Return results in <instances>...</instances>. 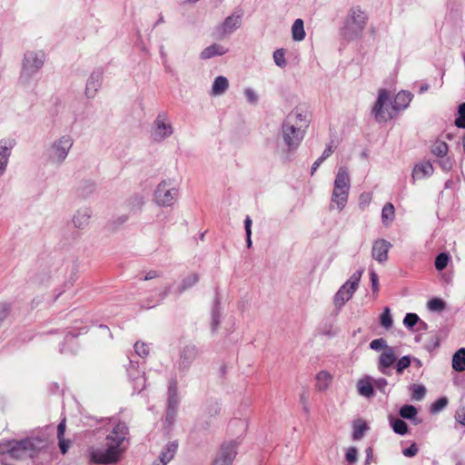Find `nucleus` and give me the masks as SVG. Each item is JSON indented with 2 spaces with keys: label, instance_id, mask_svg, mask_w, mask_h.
I'll use <instances>...</instances> for the list:
<instances>
[{
  "label": "nucleus",
  "instance_id": "nucleus-1",
  "mask_svg": "<svg viewBox=\"0 0 465 465\" xmlns=\"http://www.w3.org/2000/svg\"><path fill=\"white\" fill-rule=\"evenodd\" d=\"M128 427L124 422H118L105 438V448L90 450V459L96 464L115 463L125 451L128 443Z\"/></svg>",
  "mask_w": 465,
  "mask_h": 465
},
{
  "label": "nucleus",
  "instance_id": "nucleus-2",
  "mask_svg": "<svg viewBox=\"0 0 465 465\" xmlns=\"http://www.w3.org/2000/svg\"><path fill=\"white\" fill-rule=\"evenodd\" d=\"M412 99V94L407 91L399 92L391 104V109H383L390 101V95L386 89H380L378 98L372 107V114L379 123L391 120L400 110L406 109Z\"/></svg>",
  "mask_w": 465,
  "mask_h": 465
},
{
  "label": "nucleus",
  "instance_id": "nucleus-3",
  "mask_svg": "<svg viewBox=\"0 0 465 465\" xmlns=\"http://www.w3.org/2000/svg\"><path fill=\"white\" fill-rule=\"evenodd\" d=\"M306 114L299 109L292 111L282 123V138L289 150L296 149L303 139L308 126Z\"/></svg>",
  "mask_w": 465,
  "mask_h": 465
},
{
  "label": "nucleus",
  "instance_id": "nucleus-4",
  "mask_svg": "<svg viewBox=\"0 0 465 465\" xmlns=\"http://www.w3.org/2000/svg\"><path fill=\"white\" fill-rule=\"evenodd\" d=\"M45 447V441L40 438L7 440L0 443V455L17 460L34 458Z\"/></svg>",
  "mask_w": 465,
  "mask_h": 465
},
{
  "label": "nucleus",
  "instance_id": "nucleus-5",
  "mask_svg": "<svg viewBox=\"0 0 465 465\" xmlns=\"http://www.w3.org/2000/svg\"><path fill=\"white\" fill-rule=\"evenodd\" d=\"M45 61V55L43 51H27L24 54L19 84L26 88L34 85L35 76L44 66Z\"/></svg>",
  "mask_w": 465,
  "mask_h": 465
},
{
  "label": "nucleus",
  "instance_id": "nucleus-6",
  "mask_svg": "<svg viewBox=\"0 0 465 465\" xmlns=\"http://www.w3.org/2000/svg\"><path fill=\"white\" fill-rule=\"evenodd\" d=\"M350 187V177L347 169L344 167L339 168L330 203L331 210L336 209L338 212H341L344 209L348 202Z\"/></svg>",
  "mask_w": 465,
  "mask_h": 465
},
{
  "label": "nucleus",
  "instance_id": "nucleus-7",
  "mask_svg": "<svg viewBox=\"0 0 465 465\" xmlns=\"http://www.w3.org/2000/svg\"><path fill=\"white\" fill-rule=\"evenodd\" d=\"M74 145V138L71 134H65L55 139L49 146L47 156L52 163L62 164L67 158L70 150Z\"/></svg>",
  "mask_w": 465,
  "mask_h": 465
},
{
  "label": "nucleus",
  "instance_id": "nucleus-8",
  "mask_svg": "<svg viewBox=\"0 0 465 465\" xmlns=\"http://www.w3.org/2000/svg\"><path fill=\"white\" fill-rule=\"evenodd\" d=\"M367 15L358 7L351 9L344 27V35L349 39H354L361 35L366 24Z\"/></svg>",
  "mask_w": 465,
  "mask_h": 465
},
{
  "label": "nucleus",
  "instance_id": "nucleus-9",
  "mask_svg": "<svg viewBox=\"0 0 465 465\" xmlns=\"http://www.w3.org/2000/svg\"><path fill=\"white\" fill-rule=\"evenodd\" d=\"M362 273L363 270L356 271L350 279L340 287L333 298L335 306L341 308L351 300L359 286Z\"/></svg>",
  "mask_w": 465,
  "mask_h": 465
},
{
  "label": "nucleus",
  "instance_id": "nucleus-10",
  "mask_svg": "<svg viewBox=\"0 0 465 465\" xmlns=\"http://www.w3.org/2000/svg\"><path fill=\"white\" fill-rule=\"evenodd\" d=\"M173 134V127L166 112H160L154 119L151 134L154 141L162 142Z\"/></svg>",
  "mask_w": 465,
  "mask_h": 465
},
{
  "label": "nucleus",
  "instance_id": "nucleus-11",
  "mask_svg": "<svg viewBox=\"0 0 465 465\" xmlns=\"http://www.w3.org/2000/svg\"><path fill=\"white\" fill-rule=\"evenodd\" d=\"M155 201L161 206H172L177 199L178 190L166 182H161L154 193Z\"/></svg>",
  "mask_w": 465,
  "mask_h": 465
},
{
  "label": "nucleus",
  "instance_id": "nucleus-12",
  "mask_svg": "<svg viewBox=\"0 0 465 465\" xmlns=\"http://www.w3.org/2000/svg\"><path fill=\"white\" fill-rule=\"evenodd\" d=\"M242 19V13H233L227 16L223 23L215 27L214 34L216 37L223 38L226 35H232L241 26Z\"/></svg>",
  "mask_w": 465,
  "mask_h": 465
},
{
  "label": "nucleus",
  "instance_id": "nucleus-13",
  "mask_svg": "<svg viewBox=\"0 0 465 465\" xmlns=\"http://www.w3.org/2000/svg\"><path fill=\"white\" fill-rule=\"evenodd\" d=\"M397 361V351L394 347L387 348L379 356L377 362L378 371L384 375L391 374V367Z\"/></svg>",
  "mask_w": 465,
  "mask_h": 465
},
{
  "label": "nucleus",
  "instance_id": "nucleus-14",
  "mask_svg": "<svg viewBox=\"0 0 465 465\" xmlns=\"http://www.w3.org/2000/svg\"><path fill=\"white\" fill-rule=\"evenodd\" d=\"M391 247V242L384 239L374 241L371 249L372 258L380 263H384L388 260V252Z\"/></svg>",
  "mask_w": 465,
  "mask_h": 465
},
{
  "label": "nucleus",
  "instance_id": "nucleus-15",
  "mask_svg": "<svg viewBox=\"0 0 465 465\" xmlns=\"http://www.w3.org/2000/svg\"><path fill=\"white\" fill-rule=\"evenodd\" d=\"M15 145V141L11 138L0 140V176H2L8 163L11 152Z\"/></svg>",
  "mask_w": 465,
  "mask_h": 465
},
{
  "label": "nucleus",
  "instance_id": "nucleus-16",
  "mask_svg": "<svg viewBox=\"0 0 465 465\" xmlns=\"http://www.w3.org/2000/svg\"><path fill=\"white\" fill-rule=\"evenodd\" d=\"M198 354L197 348L194 345L185 346L180 355V359L177 362L178 370L181 371H186L193 361L196 359Z\"/></svg>",
  "mask_w": 465,
  "mask_h": 465
},
{
  "label": "nucleus",
  "instance_id": "nucleus-17",
  "mask_svg": "<svg viewBox=\"0 0 465 465\" xmlns=\"http://www.w3.org/2000/svg\"><path fill=\"white\" fill-rule=\"evenodd\" d=\"M103 70L98 68L93 71L86 82L85 94L88 98H94L99 90L103 81Z\"/></svg>",
  "mask_w": 465,
  "mask_h": 465
},
{
  "label": "nucleus",
  "instance_id": "nucleus-18",
  "mask_svg": "<svg viewBox=\"0 0 465 465\" xmlns=\"http://www.w3.org/2000/svg\"><path fill=\"white\" fill-rule=\"evenodd\" d=\"M236 445L230 442L222 446L218 457L215 461H221L223 465H231L236 456Z\"/></svg>",
  "mask_w": 465,
  "mask_h": 465
},
{
  "label": "nucleus",
  "instance_id": "nucleus-19",
  "mask_svg": "<svg viewBox=\"0 0 465 465\" xmlns=\"http://www.w3.org/2000/svg\"><path fill=\"white\" fill-rule=\"evenodd\" d=\"M358 393L365 397L367 399L372 398L374 396V386L372 378L369 375H366L361 378L356 384Z\"/></svg>",
  "mask_w": 465,
  "mask_h": 465
},
{
  "label": "nucleus",
  "instance_id": "nucleus-20",
  "mask_svg": "<svg viewBox=\"0 0 465 465\" xmlns=\"http://www.w3.org/2000/svg\"><path fill=\"white\" fill-rule=\"evenodd\" d=\"M92 211L89 208L78 210L73 216L72 222L75 228L84 229L90 222Z\"/></svg>",
  "mask_w": 465,
  "mask_h": 465
},
{
  "label": "nucleus",
  "instance_id": "nucleus-21",
  "mask_svg": "<svg viewBox=\"0 0 465 465\" xmlns=\"http://www.w3.org/2000/svg\"><path fill=\"white\" fill-rule=\"evenodd\" d=\"M333 376L327 371H321L315 376V390L325 391L332 382Z\"/></svg>",
  "mask_w": 465,
  "mask_h": 465
},
{
  "label": "nucleus",
  "instance_id": "nucleus-22",
  "mask_svg": "<svg viewBox=\"0 0 465 465\" xmlns=\"http://www.w3.org/2000/svg\"><path fill=\"white\" fill-rule=\"evenodd\" d=\"M434 171L433 165L430 162L416 164L412 171V179L420 180L432 175Z\"/></svg>",
  "mask_w": 465,
  "mask_h": 465
},
{
  "label": "nucleus",
  "instance_id": "nucleus-23",
  "mask_svg": "<svg viewBox=\"0 0 465 465\" xmlns=\"http://www.w3.org/2000/svg\"><path fill=\"white\" fill-rule=\"evenodd\" d=\"M227 52H228V49L226 47H224L223 45H219V44H213V45H211L210 46H207L206 48H204L201 52L200 57L203 60H206V59L213 58L216 55H223Z\"/></svg>",
  "mask_w": 465,
  "mask_h": 465
},
{
  "label": "nucleus",
  "instance_id": "nucleus-24",
  "mask_svg": "<svg viewBox=\"0 0 465 465\" xmlns=\"http://www.w3.org/2000/svg\"><path fill=\"white\" fill-rule=\"evenodd\" d=\"M229 88V81L225 76L219 75L215 77L212 85V94L219 96L223 94Z\"/></svg>",
  "mask_w": 465,
  "mask_h": 465
},
{
  "label": "nucleus",
  "instance_id": "nucleus-25",
  "mask_svg": "<svg viewBox=\"0 0 465 465\" xmlns=\"http://www.w3.org/2000/svg\"><path fill=\"white\" fill-rule=\"evenodd\" d=\"M178 449V444L175 441L169 442L165 448L162 450L159 460L166 465L168 462H170L173 458L174 457V454L176 453Z\"/></svg>",
  "mask_w": 465,
  "mask_h": 465
},
{
  "label": "nucleus",
  "instance_id": "nucleus-26",
  "mask_svg": "<svg viewBox=\"0 0 465 465\" xmlns=\"http://www.w3.org/2000/svg\"><path fill=\"white\" fill-rule=\"evenodd\" d=\"M306 36L304 23L301 18L296 19L292 25V37L296 42L304 40Z\"/></svg>",
  "mask_w": 465,
  "mask_h": 465
},
{
  "label": "nucleus",
  "instance_id": "nucleus-27",
  "mask_svg": "<svg viewBox=\"0 0 465 465\" xmlns=\"http://www.w3.org/2000/svg\"><path fill=\"white\" fill-rule=\"evenodd\" d=\"M65 420L64 419L57 426V438L60 450L63 454H65L69 449L70 442L65 440L64 438L65 432Z\"/></svg>",
  "mask_w": 465,
  "mask_h": 465
},
{
  "label": "nucleus",
  "instance_id": "nucleus-28",
  "mask_svg": "<svg viewBox=\"0 0 465 465\" xmlns=\"http://www.w3.org/2000/svg\"><path fill=\"white\" fill-rule=\"evenodd\" d=\"M452 368L457 371H465V348L458 350L452 357Z\"/></svg>",
  "mask_w": 465,
  "mask_h": 465
},
{
  "label": "nucleus",
  "instance_id": "nucleus-29",
  "mask_svg": "<svg viewBox=\"0 0 465 465\" xmlns=\"http://www.w3.org/2000/svg\"><path fill=\"white\" fill-rule=\"evenodd\" d=\"M199 281V276L196 273L188 274L177 288V292L180 294L187 289L194 286Z\"/></svg>",
  "mask_w": 465,
  "mask_h": 465
},
{
  "label": "nucleus",
  "instance_id": "nucleus-30",
  "mask_svg": "<svg viewBox=\"0 0 465 465\" xmlns=\"http://www.w3.org/2000/svg\"><path fill=\"white\" fill-rule=\"evenodd\" d=\"M395 217V209L392 203H386L381 211V220L383 224L388 225L390 224Z\"/></svg>",
  "mask_w": 465,
  "mask_h": 465
},
{
  "label": "nucleus",
  "instance_id": "nucleus-31",
  "mask_svg": "<svg viewBox=\"0 0 465 465\" xmlns=\"http://www.w3.org/2000/svg\"><path fill=\"white\" fill-rule=\"evenodd\" d=\"M178 403V394H168V410L166 414L167 420H173L174 418Z\"/></svg>",
  "mask_w": 465,
  "mask_h": 465
},
{
  "label": "nucleus",
  "instance_id": "nucleus-32",
  "mask_svg": "<svg viewBox=\"0 0 465 465\" xmlns=\"http://www.w3.org/2000/svg\"><path fill=\"white\" fill-rule=\"evenodd\" d=\"M368 430V426L365 422L361 421V420H358L356 422H354L353 424V431H352V439L354 440H360L365 431Z\"/></svg>",
  "mask_w": 465,
  "mask_h": 465
},
{
  "label": "nucleus",
  "instance_id": "nucleus-33",
  "mask_svg": "<svg viewBox=\"0 0 465 465\" xmlns=\"http://www.w3.org/2000/svg\"><path fill=\"white\" fill-rule=\"evenodd\" d=\"M390 422L395 433L399 435H405L408 432V425L404 420L401 419H391Z\"/></svg>",
  "mask_w": 465,
  "mask_h": 465
},
{
  "label": "nucleus",
  "instance_id": "nucleus-34",
  "mask_svg": "<svg viewBox=\"0 0 465 465\" xmlns=\"http://www.w3.org/2000/svg\"><path fill=\"white\" fill-rule=\"evenodd\" d=\"M448 151V144L443 141H436L431 147V153L439 157L445 156Z\"/></svg>",
  "mask_w": 465,
  "mask_h": 465
},
{
  "label": "nucleus",
  "instance_id": "nucleus-35",
  "mask_svg": "<svg viewBox=\"0 0 465 465\" xmlns=\"http://www.w3.org/2000/svg\"><path fill=\"white\" fill-rule=\"evenodd\" d=\"M418 411L413 405H403L400 409V415L403 419L412 420L417 416Z\"/></svg>",
  "mask_w": 465,
  "mask_h": 465
},
{
  "label": "nucleus",
  "instance_id": "nucleus-36",
  "mask_svg": "<svg viewBox=\"0 0 465 465\" xmlns=\"http://www.w3.org/2000/svg\"><path fill=\"white\" fill-rule=\"evenodd\" d=\"M411 399L414 401H420L426 395V388L423 385L413 384L411 387Z\"/></svg>",
  "mask_w": 465,
  "mask_h": 465
},
{
  "label": "nucleus",
  "instance_id": "nucleus-37",
  "mask_svg": "<svg viewBox=\"0 0 465 465\" xmlns=\"http://www.w3.org/2000/svg\"><path fill=\"white\" fill-rule=\"evenodd\" d=\"M427 307L431 312H442L446 308V304L442 300L433 298L428 302Z\"/></svg>",
  "mask_w": 465,
  "mask_h": 465
},
{
  "label": "nucleus",
  "instance_id": "nucleus-38",
  "mask_svg": "<svg viewBox=\"0 0 465 465\" xmlns=\"http://www.w3.org/2000/svg\"><path fill=\"white\" fill-rule=\"evenodd\" d=\"M380 322L385 329H390L392 326L393 321L391 311L388 307H386L383 312L381 314Z\"/></svg>",
  "mask_w": 465,
  "mask_h": 465
},
{
  "label": "nucleus",
  "instance_id": "nucleus-39",
  "mask_svg": "<svg viewBox=\"0 0 465 465\" xmlns=\"http://www.w3.org/2000/svg\"><path fill=\"white\" fill-rule=\"evenodd\" d=\"M449 261H450V256L448 253L441 252V253L438 254L435 259V268L438 271L444 270L447 267Z\"/></svg>",
  "mask_w": 465,
  "mask_h": 465
},
{
  "label": "nucleus",
  "instance_id": "nucleus-40",
  "mask_svg": "<svg viewBox=\"0 0 465 465\" xmlns=\"http://www.w3.org/2000/svg\"><path fill=\"white\" fill-rule=\"evenodd\" d=\"M411 363V356H402L398 361H396V372L398 374H401L405 369H407Z\"/></svg>",
  "mask_w": 465,
  "mask_h": 465
},
{
  "label": "nucleus",
  "instance_id": "nucleus-41",
  "mask_svg": "<svg viewBox=\"0 0 465 465\" xmlns=\"http://www.w3.org/2000/svg\"><path fill=\"white\" fill-rule=\"evenodd\" d=\"M273 61L281 68L286 66L285 51L283 49H277L273 53Z\"/></svg>",
  "mask_w": 465,
  "mask_h": 465
},
{
  "label": "nucleus",
  "instance_id": "nucleus-42",
  "mask_svg": "<svg viewBox=\"0 0 465 465\" xmlns=\"http://www.w3.org/2000/svg\"><path fill=\"white\" fill-rule=\"evenodd\" d=\"M448 399L446 397H441L438 399L430 407V411L433 413L440 412L448 405Z\"/></svg>",
  "mask_w": 465,
  "mask_h": 465
},
{
  "label": "nucleus",
  "instance_id": "nucleus-43",
  "mask_svg": "<svg viewBox=\"0 0 465 465\" xmlns=\"http://www.w3.org/2000/svg\"><path fill=\"white\" fill-rule=\"evenodd\" d=\"M134 351L136 354L142 358H145L149 355V346L144 342L137 341L134 344Z\"/></svg>",
  "mask_w": 465,
  "mask_h": 465
},
{
  "label": "nucleus",
  "instance_id": "nucleus-44",
  "mask_svg": "<svg viewBox=\"0 0 465 465\" xmlns=\"http://www.w3.org/2000/svg\"><path fill=\"white\" fill-rule=\"evenodd\" d=\"M370 348L374 351H379L381 349L386 351L387 348H391V347L388 346L387 341L384 339L379 338V339H375L371 341Z\"/></svg>",
  "mask_w": 465,
  "mask_h": 465
},
{
  "label": "nucleus",
  "instance_id": "nucleus-45",
  "mask_svg": "<svg viewBox=\"0 0 465 465\" xmlns=\"http://www.w3.org/2000/svg\"><path fill=\"white\" fill-rule=\"evenodd\" d=\"M455 124L459 128H465V103L459 106V116L455 120Z\"/></svg>",
  "mask_w": 465,
  "mask_h": 465
},
{
  "label": "nucleus",
  "instance_id": "nucleus-46",
  "mask_svg": "<svg viewBox=\"0 0 465 465\" xmlns=\"http://www.w3.org/2000/svg\"><path fill=\"white\" fill-rule=\"evenodd\" d=\"M419 320L420 319L416 313L409 312L404 317L403 324L410 329L412 328L415 324H417Z\"/></svg>",
  "mask_w": 465,
  "mask_h": 465
},
{
  "label": "nucleus",
  "instance_id": "nucleus-47",
  "mask_svg": "<svg viewBox=\"0 0 465 465\" xmlns=\"http://www.w3.org/2000/svg\"><path fill=\"white\" fill-rule=\"evenodd\" d=\"M454 419L456 422L465 428V404L460 405L455 411Z\"/></svg>",
  "mask_w": 465,
  "mask_h": 465
},
{
  "label": "nucleus",
  "instance_id": "nucleus-48",
  "mask_svg": "<svg viewBox=\"0 0 465 465\" xmlns=\"http://www.w3.org/2000/svg\"><path fill=\"white\" fill-rule=\"evenodd\" d=\"M95 190V184L94 183L86 182L79 188L82 196L86 197L93 193Z\"/></svg>",
  "mask_w": 465,
  "mask_h": 465
},
{
  "label": "nucleus",
  "instance_id": "nucleus-49",
  "mask_svg": "<svg viewBox=\"0 0 465 465\" xmlns=\"http://www.w3.org/2000/svg\"><path fill=\"white\" fill-rule=\"evenodd\" d=\"M346 460L352 464L355 463L358 460V450L355 447H350L345 454Z\"/></svg>",
  "mask_w": 465,
  "mask_h": 465
},
{
  "label": "nucleus",
  "instance_id": "nucleus-50",
  "mask_svg": "<svg viewBox=\"0 0 465 465\" xmlns=\"http://www.w3.org/2000/svg\"><path fill=\"white\" fill-rule=\"evenodd\" d=\"M244 95L247 99V101L252 104H255L258 102V94L252 88H245L244 89Z\"/></svg>",
  "mask_w": 465,
  "mask_h": 465
},
{
  "label": "nucleus",
  "instance_id": "nucleus-51",
  "mask_svg": "<svg viewBox=\"0 0 465 465\" xmlns=\"http://www.w3.org/2000/svg\"><path fill=\"white\" fill-rule=\"evenodd\" d=\"M372 194L371 193H362L360 195L359 205L361 209L366 208L371 202Z\"/></svg>",
  "mask_w": 465,
  "mask_h": 465
},
{
  "label": "nucleus",
  "instance_id": "nucleus-52",
  "mask_svg": "<svg viewBox=\"0 0 465 465\" xmlns=\"http://www.w3.org/2000/svg\"><path fill=\"white\" fill-rule=\"evenodd\" d=\"M373 386L376 387L381 392L385 393L386 387L388 386V381L384 378L373 379Z\"/></svg>",
  "mask_w": 465,
  "mask_h": 465
},
{
  "label": "nucleus",
  "instance_id": "nucleus-53",
  "mask_svg": "<svg viewBox=\"0 0 465 465\" xmlns=\"http://www.w3.org/2000/svg\"><path fill=\"white\" fill-rule=\"evenodd\" d=\"M220 323V312L217 307L213 310L212 312V326L213 331H216Z\"/></svg>",
  "mask_w": 465,
  "mask_h": 465
},
{
  "label": "nucleus",
  "instance_id": "nucleus-54",
  "mask_svg": "<svg viewBox=\"0 0 465 465\" xmlns=\"http://www.w3.org/2000/svg\"><path fill=\"white\" fill-rule=\"evenodd\" d=\"M370 277H371V282L372 292H373V293H377L379 292L378 275L376 274V272L373 270H371L370 272Z\"/></svg>",
  "mask_w": 465,
  "mask_h": 465
},
{
  "label": "nucleus",
  "instance_id": "nucleus-55",
  "mask_svg": "<svg viewBox=\"0 0 465 465\" xmlns=\"http://www.w3.org/2000/svg\"><path fill=\"white\" fill-rule=\"evenodd\" d=\"M418 446L416 443H412L409 448H406L402 450V453L405 457H414L418 453Z\"/></svg>",
  "mask_w": 465,
  "mask_h": 465
},
{
  "label": "nucleus",
  "instance_id": "nucleus-56",
  "mask_svg": "<svg viewBox=\"0 0 465 465\" xmlns=\"http://www.w3.org/2000/svg\"><path fill=\"white\" fill-rule=\"evenodd\" d=\"M168 394H178L176 380H172L170 381V384H169V387H168Z\"/></svg>",
  "mask_w": 465,
  "mask_h": 465
},
{
  "label": "nucleus",
  "instance_id": "nucleus-57",
  "mask_svg": "<svg viewBox=\"0 0 465 465\" xmlns=\"http://www.w3.org/2000/svg\"><path fill=\"white\" fill-rule=\"evenodd\" d=\"M252 219L250 216H246L244 220V228L246 234H252Z\"/></svg>",
  "mask_w": 465,
  "mask_h": 465
},
{
  "label": "nucleus",
  "instance_id": "nucleus-58",
  "mask_svg": "<svg viewBox=\"0 0 465 465\" xmlns=\"http://www.w3.org/2000/svg\"><path fill=\"white\" fill-rule=\"evenodd\" d=\"M332 153H333V150H332L331 145H328V146L324 149V151H323V153H322V154L321 158H322V159H323V160H325V159H327L329 156H331Z\"/></svg>",
  "mask_w": 465,
  "mask_h": 465
},
{
  "label": "nucleus",
  "instance_id": "nucleus-59",
  "mask_svg": "<svg viewBox=\"0 0 465 465\" xmlns=\"http://www.w3.org/2000/svg\"><path fill=\"white\" fill-rule=\"evenodd\" d=\"M159 276V273L157 271H150L146 273V275L144 276L143 280L144 281H148V280H152V279H154L156 277Z\"/></svg>",
  "mask_w": 465,
  "mask_h": 465
},
{
  "label": "nucleus",
  "instance_id": "nucleus-60",
  "mask_svg": "<svg viewBox=\"0 0 465 465\" xmlns=\"http://www.w3.org/2000/svg\"><path fill=\"white\" fill-rule=\"evenodd\" d=\"M324 160L322 159L321 157H319L312 164V173H313L318 168L319 166L322 164V163L323 162Z\"/></svg>",
  "mask_w": 465,
  "mask_h": 465
},
{
  "label": "nucleus",
  "instance_id": "nucleus-61",
  "mask_svg": "<svg viewBox=\"0 0 465 465\" xmlns=\"http://www.w3.org/2000/svg\"><path fill=\"white\" fill-rule=\"evenodd\" d=\"M441 165L444 169L449 170V169H450L451 163H450V160L447 159V160H444L441 162Z\"/></svg>",
  "mask_w": 465,
  "mask_h": 465
},
{
  "label": "nucleus",
  "instance_id": "nucleus-62",
  "mask_svg": "<svg viewBox=\"0 0 465 465\" xmlns=\"http://www.w3.org/2000/svg\"><path fill=\"white\" fill-rule=\"evenodd\" d=\"M411 361H413V363L415 364V366L417 368H420L422 366V362L420 360L417 359V358H413L411 359Z\"/></svg>",
  "mask_w": 465,
  "mask_h": 465
},
{
  "label": "nucleus",
  "instance_id": "nucleus-63",
  "mask_svg": "<svg viewBox=\"0 0 465 465\" xmlns=\"http://www.w3.org/2000/svg\"><path fill=\"white\" fill-rule=\"evenodd\" d=\"M251 235H252V234H246V243H247V247H248V248H251V246H252V239H251Z\"/></svg>",
  "mask_w": 465,
  "mask_h": 465
},
{
  "label": "nucleus",
  "instance_id": "nucleus-64",
  "mask_svg": "<svg viewBox=\"0 0 465 465\" xmlns=\"http://www.w3.org/2000/svg\"><path fill=\"white\" fill-rule=\"evenodd\" d=\"M428 89H429V84H422L420 88V94L426 92Z\"/></svg>",
  "mask_w": 465,
  "mask_h": 465
}]
</instances>
